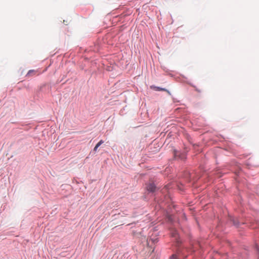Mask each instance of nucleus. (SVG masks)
<instances>
[{
	"instance_id": "nucleus-1",
	"label": "nucleus",
	"mask_w": 259,
	"mask_h": 259,
	"mask_svg": "<svg viewBox=\"0 0 259 259\" xmlns=\"http://www.w3.org/2000/svg\"><path fill=\"white\" fill-rule=\"evenodd\" d=\"M146 189L149 192H154L156 191L157 188L153 183H149L147 185Z\"/></svg>"
},
{
	"instance_id": "nucleus-2",
	"label": "nucleus",
	"mask_w": 259,
	"mask_h": 259,
	"mask_svg": "<svg viewBox=\"0 0 259 259\" xmlns=\"http://www.w3.org/2000/svg\"><path fill=\"white\" fill-rule=\"evenodd\" d=\"M104 143V141L103 140H100L95 146L94 149V151H96L98 148V147Z\"/></svg>"
},
{
	"instance_id": "nucleus-3",
	"label": "nucleus",
	"mask_w": 259,
	"mask_h": 259,
	"mask_svg": "<svg viewBox=\"0 0 259 259\" xmlns=\"http://www.w3.org/2000/svg\"><path fill=\"white\" fill-rule=\"evenodd\" d=\"M35 72H36V71H35L34 70H30L27 73V76H30L32 75V74H34Z\"/></svg>"
},
{
	"instance_id": "nucleus-4",
	"label": "nucleus",
	"mask_w": 259,
	"mask_h": 259,
	"mask_svg": "<svg viewBox=\"0 0 259 259\" xmlns=\"http://www.w3.org/2000/svg\"><path fill=\"white\" fill-rule=\"evenodd\" d=\"M156 91H165L166 90L164 89L160 88L159 87H155Z\"/></svg>"
},
{
	"instance_id": "nucleus-5",
	"label": "nucleus",
	"mask_w": 259,
	"mask_h": 259,
	"mask_svg": "<svg viewBox=\"0 0 259 259\" xmlns=\"http://www.w3.org/2000/svg\"><path fill=\"white\" fill-rule=\"evenodd\" d=\"M177 255H175V254H174L171 256V258L170 259H177Z\"/></svg>"
},
{
	"instance_id": "nucleus-6",
	"label": "nucleus",
	"mask_w": 259,
	"mask_h": 259,
	"mask_svg": "<svg viewBox=\"0 0 259 259\" xmlns=\"http://www.w3.org/2000/svg\"><path fill=\"white\" fill-rule=\"evenodd\" d=\"M232 221L233 222V224L234 225L238 226L239 225L238 222H236L234 220H232Z\"/></svg>"
},
{
	"instance_id": "nucleus-7",
	"label": "nucleus",
	"mask_w": 259,
	"mask_h": 259,
	"mask_svg": "<svg viewBox=\"0 0 259 259\" xmlns=\"http://www.w3.org/2000/svg\"><path fill=\"white\" fill-rule=\"evenodd\" d=\"M176 234H177V232H176V231H175V232L173 233L172 236H173L174 237H176Z\"/></svg>"
}]
</instances>
